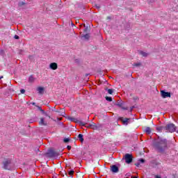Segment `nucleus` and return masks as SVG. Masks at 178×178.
Masks as SVG:
<instances>
[{"mask_svg":"<svg viewBox=\"0 0 178 178\" xmlns=\"http://www.w3.org/2000/svg\"><path fill=\"white\" fill-rule=\"evenodd\" d=\"M78 138L81 143H83L84 141V138H83V134H79L78 136Z\"/></svg>","mask_w":178,"mask_h":178,"instance_id":"obj_19","label":"nucleus"},{"mask_svg":"<svg viewBox=\"0 0 178 178\" xmlns=\"http://www.w3.org/2000/svg\"><path fill=\"white\" fill-rule=\"evenodd\" d=\"M3 78V76H0V80Z\"/></svg>","mask_w":178,"mask_h":178,"instance_id":"obj_41","label":"nucleus"},{"mask_svg":"<svg viewBox=\"0 0 178 178\" xmlns=\"http://www.w3.org/2000/svg\"><path fill=\"white\" fill-rule=\"evenodd\" d=\"M156 129L157 131H162V130H163V127H157Z\"/></svg>","mask_w":178,"mask_h":178,"instance_id":"obj_22","label":"nucleus"},{"mask_svg":"<svg viewBox=\"0 0 178 178\" xmlns=\"http://www.w3.org/2000/svg\"><path fill=\"white\" fill-rule=\"evenodd\" d=\"M134 66H136V67H138V66H141V63H134Z\"/></svg>","mask_w":178,"mask_h":178,"instance_id":"obj_27","label":"nucleus"},{"mask_svg":"<svg viewBox=\"0 0 178 178\" xmlns=\"http://www.w3.org/2000/svg\"><path fill=\"white\" fill-rule=\"evenodd\" d=\"M20 92H21V94H24V92H26V90L22 89V90H20Z\"/></svg>","mask_w":178,"mask_h":178,"instance_id":"obj_31","label":"nucleus"},{"mask_svg":"<svg viewBox=\"0 0 178 178\" xmlns=\"http://www.w3.org/2000/svg\"><path fill=\"white\" fill-rule=\"evenodd\" d=\"M118 120H120L123 123V124H129V118H124L123 117H120L118 118Z\"/></svg>","mask_w":178,"mask_h":178,"instance_id":"obj_8","label":"nucleus"},{"mask_svg":"<svg viewBox=\"0 0 178 178\" xmlns=\"http://www.w3.org/2000/svg\"><path fill=\"white\" fill-rule=\"evenodd\" d=\"M89 74H86V76H88Z\"/></svg>","mask_w":178,"mask_h":178,"instance_id":"obj_45","label":"nucleus"},{"mask_svg":"<svg viewBox=\"0 0 178 178\" xmlns=\"http://www.w3.org/2000/svg\"><path fill=\"white\" fill-rule=\"evenodd\" d=\"M131 178H138V177H131Z\"/></svg>","mask_w":178,"mask_h":178,"instance_id":"obj_44","label":"nucleus"},{"mask_svg":"<svg viewBox=\"0 0 178 178\" xmlns=\"http://www.w3.org/2000/svg\"><path fill=\"white\" fill-rule=\"evenodd\" d=\"M154 147L156 151L162 154L168 148V140L165 138H159L154 143Z\"/></svg>","mask_w":178,"mask_h":178,"instance_id":"obj_1","label":"nucleus"},{"mask_svg":"<svg viewBox=\"0 0 178 178\" xmlns=\"http://www.w3.org/2000/svg\"><path fill=\"white\" fill-rule=\"evenodd\" d=\"M0 54H1V55H3V50H1Z\"/></svg>","mask_w":178,"mask_h":178,"instance_id":"obj_38","label":"nucleus"},{"mask_svg":"<svg viewBox=\"0 0 178 178\" xmlns=\"http://www.w3.org/2000/svg\"><path fill=\"white\" fill-rule=\"evenodd\" d=\"M36 106L38 107V109L39 111H42V108H41V106Z\"/></svg>","mask_w":178,"mask_h":178,"instance_id":"obj_33","label":"nucleus"},{"mask_svg":"<svg viewBox=\"0 0 178 178\" xmlns=\"http://www.w3.org/2000/svg\"><path fill=\"white\" fill-rule=\"evenodd\" d=\"M161 95L162 98H170V92L161 90Z\"/></svg>","mask_w":178,"mask_h":178,"instance_id":"obj_6","label":"nucleus"},{"mask_svg":"<svg viewBox=\"0 0 178 178\" xmlns=\"http://www.w3.org/2000/svg\"><path fill=\"white\" fill-rule=\"evenodd\" d=\"M47 155H49L50 158H58V156H59V153L54 149H49L47 152Z\"/></svg>","mask_w":178,"mask_h":178,"instance_id":"obj_4","label":"nucleus"},{"mask_svg":"<svg viewBox=\"0 0 178 178\" xmlns=\"http://www.w3.org/2000/svg\"><path fill=\"white\" fill-rule=\"evenodd\" d=\"M139 162H140V163H144V162H145V160H144V159H139Z\"/></svg>","mask_w":178,"mask_h":178,"instance_id":"obj_29","label":"nucleus"},{"mask_svg":"<svg viewBox=\"0 0 178 178\" xmlns=\"http://www.w3.org/2000/svg\"><path fill=\"white\" fill-rule=\"evenodd\" d=\"M77 123H79V125H80V126H85V127H86V126H87V123H86V122H82V121H79V120H78Z\"/></svg>","mask_w":178,"mask_h":178,"instance_id":"obj_20","label":"nucleus"},{"mask_svg":"<svg viewBox=\"0 0 178 178\" xmlns=\"http://www.w3.org/2000/svg\"><path fill=\"white\" fill-rule=\"evenodd\" d=\"M49 67L51 70H56L58 69V64L56 63H51L49 65Z\"/></svg>","mask_w":178,"mask_h":178,"instance_id":"obj_11","label":"nucleus"},{"mask_svg":"<svg viewBox=\"0 0 178 178\" xmlns=\"http://www.w3.org/2000/svg\"><path fill=\"white\" fill-rule=\"evenodd\" d=\"M107 19H111V17H107Z\"/></svg>","mask_w":178,"mask_h":178,"instance_id":"obj_43","label":"nucleus"},{"mask_svg":"<svg viewBox=\"0 0 178 178\" xmlns=\"http://www.w3.org/2000/svg\"><path fill=\"white\" fill-rule=\"evenodd\" d=\"M68 175L70 176H73V175H74V170H70L68 172Z\"/></svg>","mask_w":178,"mask_h":178,"instance_id":"obj_23","label":"nucleus"},{"mask_svg":"<svg viewBox=\"0 0 178 178\" xmlns=\"http://www.w3.org/2000/svg\"><path fill=\"white\" fill-rule=\"evenodd\" d=\"M146 134H149L152 132V130L149 127H147L145 130Z\"/></svg>","mask_w":178,"mask_h":178,"instance_id":"obj_21","label":"nucleus"},{"mask_svg":"<svg viewBox=\"0 0 178 178\" xmlns=\"http://www.w3.org/2000/svg\"><path fill=\"white\" fill-rule=\"evenodd\" d=\"M106 99L108 102H112V97H106Z\"/></svg>","mask_w":178,"mask_h":178,"instance_id":"obj_24","label":"nucleus"},{"mask_svg":"<svg viewBox=\"0 0 178 178\" xmlns=\"http://www.w3.org/2000/svg\"><path fill=\"white\" fill-rule=\"evenodd\" d=\"M35 81V78L33 75H31L29 78V83H34Z\"/></svg>","mask_w":178,"mask_h":178,"instance_id":"obj_15","label":"nucleus"},{"mask_svg":"<svg viewBox=\"0 0 178 178\" xmlns=\"http://www.w3.org/2000/svg\"><path fill=\"white\" fill-rule=\"evenodd\" d=\"M68 119L69 120H70L71 122H74V123H77L79 122V120H77L76 118L69 117Z\"/></svg>","mask_w":178,"mask_h":178,"instance_id":"obj_16","label":"nucleus"},{"mask_svg":"<svg viewBox=\"0 0 178 178\" xmlns=\"http://www.w3.org/2000/svg\"><path fill=\"white\" fill-rule=\"evenodd\" d=\"M155 178H161V176L156 175V176H155Z\"/></svg>","mask_w":178,"mask_h":178,"instance_id":"obj_39","label":"nucleus"},{"mask_svg":"<svg viewBox=\"0 0 178 178\" xmlns=\"http://www.w3.org/2000/svg\"><path fill=\"white\" fill-rule=\"evenodd\" d=\"M37 91H38L39 94H41V95L44 94V88L43 87H38L37 88Z\"/></svg>","mask_w":178,"mask_h":178,"instance_id":"obj_13","label":"nucleus"},{"mask_svg":"<svg viewBox=\"0 0 178 178\" xmlns=\"http://www.w3.org/2000/svg\"><path fill=\"white\" fill-rule=\"evenodd\" d=\"M108 94H111V95L113 94V90H112V89H108Z\"/></svg>","mask_w":178,"mask_h":178,"instance_id":"obj_28","label":"nucleus"},{"mask_svg":"<svg viewBox=\"0 0 178 178\" xmlns=\"http://www.w3.org/2000/svg\"><path fill=\"white\" fill-rule=\"evenodd\" d=\"M31 104H32V105H35V102H32Z\"/></svg>","mask_w":178,"mask_h":178,"instance_id":"obj_42","label":"nucleus"},{"mask_svg":"<svg viewBox=\"0 0 178 178\" xmlns=\"http://www.w3.org/2000/svg\"><path fill=\"white\" fill-rule=\"evenodd\" d=\"M165 129L167 130V131H169V133H175L177 127L174 124H168L165 126Z\"/></svg>","mask_w":178,"mask_h":178,"instance_id":"obj_3","label":"nucleus"},{"mask_svg":"<svg viewBox=\"0 0 178 178\" xmlns=\"http://www.w3.org/2000/svg\"><path fill=\"white\" fill-rule=\"evenodd\" d=\"M83 27H85L83 33L86 34V33L90 32V28L88 26H86V24H83Z\"/></svg>","mask_w":178,"mask_h":178,"instance_id":"obj_17","label":"nucleus"},{"mask_svg":"<svg viewBox=\"0 0 178 178\" xmlns=\"http://www.w3.org/2000/svg\"><path fill=\"white\" fill-rule=\"evenodd\" d=\"M40 112L42 113L43 115L45 113V111H44L43 109H42V110L40 111Z\"/></svg>","mask_w":178,"mask_h":178,"instance_id":"obj_37","label":"nucleus"},{"mask_svg":"<svg viewBox=\"0 0 178 178\" xmlns=\"http://www.w3.org/2000/svg\"><path fill=\"white\" fill-rule=\"evenodd\" d=\"M46 116H47V118H49V119H51V116H49L47 113H44V114Z\"/></svg>","mask_w":178,"mask_h":178,"instance_id":"obj_36","label":"nucleus"},{"mask_svg":"<svg viewBox=\"0 0 178 178\" xmlns=\"http://www.w3.org/2000/svg\"><path fill=\"white\" fill-rule=\"evenodd\" d=\"M67 149H69V150L72 149V146L68 145V146L67 147Z\"/></svg>","mask_w":178,"mask_h":178,"instance_id":"obj_34","label":"nucleus"},{"mask_svg":"<svg viewBox=\"0 0 178 178\" xmlns=\"http://www.w3.org/2000/svg\"><path fill=\"white\" fill-rule=\"evenodd\" d=\"M14 38H15V40H19L20 38L19 37V35H15L14 36Z\"/></svg>","mask_w":178,"mask_h":178,"instance_id":"obj_30","label":"nucleus"},{"mask_svg":"<svg viewBox=\"0 0 178 178\" xmlns=\"http://www.w3.org/2000/svg\"><path fill=\"white\" fill-rule=\"evenodd\" d=\"M3 169L6 170H12V168H13V165H12V161L8 159L3 162Z\"/></svg>","mask_w":178,"mask_h":178,"instance_id":"obj_2","label":"nucleus"},{"mask_svg":"<svg viewBox=\"0 0 178 178\" xmlns=\"http://www.w3.org/2000/svg\"><path fill=\"white\" fill-rule=\"evenodd\" d=\"M87 129H92L93 130L98 129V126L95 123L90 124L89 125L86 126Z\"/></svg>","mask_w":178,"mask_h":178,"instance_id":"obj_10","label":"nucleus"},{"mask_svg":"<svg viewBox=\"0 0 178 178\" xmlns=\"http://www.w3.org/2000/svg\"><path fill=\"white\" fill-rule=\"evenodd\" d=\"M19 54H23V50H19Z\"/></svg>","mask_w":178,"mask_h":178,"instance_id":"obj_40","label":"nucleus"},{"mask_svg":"<svg viewBox=\"0 0 178 178\" xmlns=\"http://www.w3.org/2000/svg\"><path fill=\"white\" fill-rule=\"evenodd\" d=\"M135 165L137 168H140V163H136Z\"/></svg>","mask_w":178,"mask_h":178,"instance_id":"obj_35","label":"nucleus"},{"mask_svg":"<svg viewBox=\"0 0 178 178\" xmlns=\"http://www.w3.org/2000/svg\"><path fill=\"white\" fill-rule=\"evenodd\" d=\"M63 141L64 143H69V141H70V139L69 138H65Z\"/></svg>","mask_w":178,"mask_h":178,"instance_id":"obj_26","label":"nucleus"},{"mask_svg":"<svg viewBox=\"0 0 178 178\" xmlns=\"http://www.w3.org/2000/svg\"><path fill=\"white\" fill-rule=\"evenodd\" d=\"M116 105H117V106H119L120 108H122L124 111H127V109H129L128 107H124L123 106V103H122V102H118L116 104Z\"/></svg>","mask_w":178,"mask_h":178,"instance_id":"obj_12","label":"nucleus"},{"mask_svg":"<svg viewBox=\"0 0 178 178\" xmlns=\"http://www.w3.org/2000/svg\"><path fill=\"white\" fill-rule=\"evenodd\" d=\"M81 37L85 40H90V33H86L85 35H82Z\"/></svg>","mask_w":178,"mask_h":178,"instance_id":"obj_14","label":"nucleus"},{"mask_svg":"<svg viewBox=\"0 0 178 178\" xmlns=\"http://www.w3.org/2000/svg\"><path fill=\"white\" fill-rule=\"evenodd\" d=\"M95 7L97 8V9H100L101 6H99L98 4H95Z\"/></svg>","mask_w":178,"mask_h":178,"instance_id":"obj_32","label":"nucleus"},{"mask_svg":"<svg viewBox=\"0 0 178 178\" xmlns=\"http://www.w3.org/2000/svg\"><path fill=\"white\" fill-rule=\"evenodd\" d=\"M124 160L126 163H131L133 162V155L126 154L124 156Z\"/></svg>","mask_w":178,"mask_h":178,"instance_id":"obj_5","label":"nucleus"},{"mask_svg":"<svg viewBox=\"0 0 178 178\" xmlns=\"http://www.w3.org/2000/svg\"><path fill=\"white\" fill-rule=\"evenodd\" d=\"M140 55H142V56L147 57L148 56V53H146L145 51H139Z\"/></svg>","mask_w":178,"mask_h":178,"instance_id":"obj_18","label":"nucleus"},{"mask_svg":"<svg viewBox=\"0 0 178 178\" xmlns=\"http://www.w3.org/2000/svg\"><path fill=\"white\" fill-rule=\"evenodd\" d=\"M26 5V3L23 2V1H21L18 3V6H23Z\"/></svg>","mask_w":178,"mask_h":178,"instance_id":"obj_25","label":"nucleus"},{"mask_svg":"<svg viewBox=\"0 0 178 178\" xmlns=\"http://www.w3.org/2000/svg\"><path fill=\"white\" fill-rule=\"evenodd\" d=\"M111 170L113 173H118L119 172V167L116 165H113L111 166Z\"/></svg>","mask_w":178,"mask_h":178,"instance_id":"obj_7","label":"nucleus"},{"mask_svg":"<svg viewBox=\"0 0 178 178\" xmlns=\"http://www.w3.org/2000/svg\"><path fill=\"white\" fill-rule=\"evenodd\" d=\"M40 126H48V122L45 121V118H41L39 122Z\"/></svg>","mask_w":178,"mask_h":178,"instance_id":"obj_9","label":"nucleus"}]
</instances>
